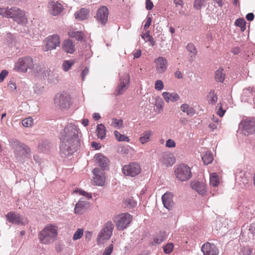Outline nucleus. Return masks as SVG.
Returning a JSON list of instances; mask_svg holds the SVG:
<instances>
[{"mask_svg":"<svg viewBox=\"0 0 255 255\" xmlns=\"http://www.w3.org/2000/svg\"><path fill=\"white\" fill-rule=\"evenodd\" d=\"M218 175L216 173H213L210 176V184L211 186L217 187L219 183Z\"/></svg>","mask_w":255,"mask_h":255,"instance_id":"nucleus-33","label":"nucleus"},{"mask_svg":"<svg viewBox=\"0 0 255 255\" xmlns=\"http://www.w3.org/2000/svg\"><path fill=\"white\" fill-rule=\"evenodd\" d=\"M94 175V182L97 185L102 186L105 180V173L104 171L98 168H95L93 171Z\"/></svg>","mask_w":255,"mask_h":255,"instance_id":"nucleus-18","label":"nucleus"},{"mask_svg":"<svg viewBox=\"0 0 255 255\" xmlns=\"http://www.w3.org/2000/svg\"><path fill=\"white\" fill-rule=\"evenodd\" d=\"M207 0H195L193 7L195 9L200 10L202 7L205 6Z\"/></svg>","mask_w":255,"mask_h":255,"instance_id":"nucleus-35","label":"nucleus"},{"mask_svg":"<svg viewBox=\"0 0 255 255\" xmlns=\"http://www.w3.org/2000/svg\"><path fill=\"white\" fill-rule=\"evenodd\" d=\"M166 237L165 232H159L153 239L151 244L153 246L160 244L165 240Z\"/></svg>","mask_w":255,"mask_h":255,"instance_id":"nucleus-26","label":"nucleus"},{"mask_svg":"<svg viewBox=\"0 0 255 255\" xmlns=\"http://www.w3.org/2000/svg\"><path fill=\"white\" fill-rule=\"evenodd\" d=\"M34 67L33 59L30 57L19 59L15 64L14 69L19 72H26Z\"/></svg>","mask_w":255,"mask_h":255,"instance_id":"nucleus-9","label":"nucleus"},{"mask_svg":"<svg viewBox=\"0 0 255 255\" xmlns=\"http://www.w3.org/2000/svg\"><path fill=\"white\" fill-rule=\"evenodd\" d=\"M164 87L163 82L160 80H158L155 83V89L158 91H161Z\"/></svg>","mask_w":255,"mask_h":255,"instance_id":"nucleus-48","label":"nucleus"},{"mask_svg":"<svg viewBox=\"0 0 255 255\" xmlns=\"http://www.w3.org/2000/svg\"><path fill=\"white\" fill-rule=\"evenodd\" d=\"M10 8L8 7L4 8V7H0V15L2 16L3 17L8 18V14L9 13Z\"/></svg>","mask_w":255,"mask_h":255,"instance_id":"nucleus-45","label":"nucleus"},{"mask_svg":"<svg viewBox=\"0 0 255 255\" xmlns=\"http://www.w3.org/2000/svg\"><path fill=\"white\" fill-rule=\"evenodd\" d=\"M236 180L241 186H246L249 183L248 177L244 171L240 172L236 175Z\"/></svg>","mask_w":255,"mask_h":255,"instance_id":"nucleus-23","label":"nucleus"},{"mask_svg":"<svg viewBox=\"0 0 255 255\" xmlns=\"http://www.w3.org/2000/svg\"><path fill=\"white\" fill-rule=\"evenodd\" d=\"M57 234V228L55 226L49 225L41 231L38 235V239L41 243L49 244L55 240Z\"/></svg>","mask_w":255,"mask_h":255,"instance_id":"nucleus-2","label":"nucleus"},{"mask_svg":"<svg viewBox=\"0 0 255 255\" xmlns=\"http://www.w3.org/2000/svg\"><path fill=\"white\" fill-rule=\"evenodd\" d=\"M217 101V96L214 93V91H211L208 96V102L212 105L215 104Z\"/></svg>","mask_w":255,"mask_h":255,"instance_id":"nucleus-36","label":"nucleus"},{"mask_svg":"<svg viewBox=\"0 0 255 255\" xmlns=\"http://www.w3.org/2000/svg\"><path fill=\"white\" fill-rule=\"evenodd\" d=\"M83 235V230L78 229L73 235V240L74 241L77 240L82 237Z\"/></svg>","mask_w":255,"mask_h":255,"instance_id":"nucleus-42","label":"nucleus"},{"mask_svg":"<svg viewBox=\"0 0 255 255\" xmlns=\"http://www.w3.org/2000/svg\"><path fill=\"white\" fill-rule=\"evenodd\" d=\"M218 107H219V110L217 112V114L221 117H222L224 115L226 111L223 110L221 103L218 104Z\"/></svg>","mask_w":255,"mask_h":255,"instance_id":"nucleus-55","label":"nucleus"},{"mask_svg":"<svg viewBox=\"0 0 255 255\" xmlns=\"http://www.w3.org/2000/svg\"><path fill=\"white\" fill-rule=\"evenodd\" d=\"M189 107H190L188 104H184L181 106V110L183 112L186 113L187 111L188 110Z\"/></svg>","mask_w":255,"mask_h":255,"instance_id":"nucleus-63","label":"nucleus"},{"mask_svg":"<svg viewBox=\"0 0 255 255\" xmlns=\"http://www.w3.org/2000/svg\"><path fill=\"white\" fill-rule=\"evenodd\" d=\"M205 164L208 165L211 163L213 160V155L210 152H207L202 157Z\"/></svg>","mask_w":255,"mask_h":255,"instance_id":"nucleus-34","label":"nucleus"},{"mask_svg":"<svg viewBox=\"0 0 255 255\" xmlns=\"http://www.w3.org/2000/svg\"><path fill=\"white\" fill-rule=\"evenodd\" d=\"M195 113V111L192 107H189L186 112V114L189 116H193Z\"/></svg>","mask_w":255,"mask_h":255,"instance_id":"nucleus-61","label":"nucleus"},{"mask_svg":"<svg viewBox=\"0 0 255 255\" xmlns=\"http://www.w3.org/2000/svg\"><path fill=\"white\" fill-rule=\"evenodd\" d=\"M89 11L88 9L82 8L79 11L75 13V16L76 19L83 20L88 17Z\"/></svg>","mask_w":255,"mask_h":255,"instance_id":"nucleus-27","label":"nucleus"},{"mask_svg":"<svg viewBox=\"0 0 255 255\" xmlns=\"http://www.w3.org/2000/svg\"><path fill=\"white\" fill-rule=\"evenodd\" d=\"M236 26L241 28V31H244L246 29V22L243 18H239L235 22Z\"/></svg>","mask_w":255,"mask_h":255,"instance_id":"nucleus-39","label":"nucleus"},{"mask_svg":"<svg viewBox=\"0 0 255 255\" xmlns=\"http://www.w3.org/2000/svg\"><path fill=\"white\" fill-rule=\"evenodd\" d=\"M69 35L71 37H75L79 41L82 40L84 38V34L81 31H72L69 32Z\"/></svg>","mask_w":255,"mask_h":255,"instance_id":"nucleus-37","label":"nucleus"},{"mask_svg":"<svg viewBox=\"0 0 255 255\" xmlns=\"http://www.w3.org/2000/svg\"><path fill=\"white\" fill-rule=\"evenodd\" d=\"M253 91V88H251L249 87V88H247L244 90L243 94L246 96L250 97L252 95V92Z\"/></svg>","mask_w":255,"mask_h":255,"instance_id":"nucleus-53","label":"nucleus"},{"mask_svg":"<svg viewBox=\"0 0 255 255\" xmlns=\"http://www.w3.org/2000/svg\"><path fill=\"white\" fill-rule=\"evenodd\" d=\"M114 226L111 222H107L99 233L97 237L98 244H103L105 240H109L113 234Z\"/></svg>","mask_w":255,"mask_h":255,"instance_id":"nucleus-5","label":"nucleus"},{"mask_svg":"<svg viewBox=\"0 0 255 255\" xmlns=\"http://www.w3.org/2000/svg\"><path fill=\"white\" fill-rule=\"evenodd\" d=\"M165 145L167 147H174L176 146L175 142L171 139H168L166 142Z\"/></svg>","mask_w":255,"mask_h":255,"instance_id":"nucleus-52","label":"nucleus"},{"mask_svg":"<svg viewBox=\"0 0 255 255\" xmlns=\"http://www.w3.org/2000/svg\"><path fill=\"white\" fill-rule=\"evenodd\" d=\"M160 161L165 166L168 167L172 166L174 164L175 162V158L172 154L165 153L162 154Z\"/></svg>","mask_w":255,"mask_h":255,"instance_id":"nucleus-22","label":"nucleus"},{"mask_svg":"<svg viewBox=\"0 0 255 255\" xmlns=\"http://www.w3.org/2000/svg\"><path fill=\"white\" fill-rule=\"evenodd\" d=\"M186 49L189 52L192 53L194 56H195L197 53V50L192 43L188 44L186 46Z\"/></svg>","mask_w":255,"mask_h":255,"instance_id":"nucleus-44","label":"nucleus"},{"mask_svg":"<svg viewBox=\"0 0 255 255\" xmlns=\"http://www.w3.org/2000/svg\"><path fill=\"white\" fill-rule=\"evenodd\" d=\"M191 188L196 191L199 194L204 195L207 191V185L203 181H193L190 183Z\"/></svg>","mask_w":255,"mask_h":255,"instance_id":"nucleus-16","label":"nucleus"},{"mask_svg":"<svg viewBox=\"0 0 255 255\" xmlns=\"http://www.w3.org/2000/svg\"><path fill=\"white\" fill-rule=\"evenodd\" d=\"M173 249V245L172 243H168L163 247L164 252L165 254L170 253L172 251Z\"/></svg>","mask_w":255,"mask_h":255,"instance_id":"nucleus-46","label":"nucleus"},{"mask_svg":"<svg viewBox=\"0 0 255 255\" xmlns=\"http://www.w3.org/2000/svg\"><path fill=\"white\" fill-rule=\"evenodd\" d=\"M252 250L250 249H244L241 251L239 255H252Z\"/></svg>","mask_w":255,"mask_h":255,"instance_id":"nucleus-50","label":"nucleus"},{"mask_svg":"<svg viewBox=\"0 0 255 255\" xmlns=\"http://www.w3.org/2000/svg\"><path fill=\"white\" fill-rule=\"evenodd\" d=\"M74 64L73 60H65L62 63V68L65 71H68L71 68L72 66Z\"/></svg>","mask_w":255,"mask_h":255,"instance_id":"nucleus-38","label":"nucleus"},{"mask_svg":"<svg viewBox=\"0 0 255 255\" xmlns=\"http://www.w3.org/2000/svg\"><path fill=\"white\" fill-rule=\"evenodd\" d=\"M132 220V217L128 213H122L115 217L114 221L115 223L117 229L119 230H124L126 229Z\"/></svg>","mask_w":255,"mask_h":255,"instance_id":"nucleus-3","label":"nucleus"},{"mask_svg":"<svg viewBox=\"0 0 255 255\" xmlns=\"http://www.w3.org/2000/svg\"><path fill=\"white\" fill-rule=\"evenodd\" d=\"M151 131L147 130L144 131L142 135L139 137V140L142 144H144L150 140V137L151 135Z\"/></svg>","mask_w":255,"mask_h":255,"instance_id":"nucleus-32","label":"nucleus"},{"mask_svg":"<svg viewBox=\"0 0 255 255\" xmlns=\"http://www.w3.org/2000/svg\"><path fill=\"white\" fill-rule=\"evenodd\" d=\"M123 173L126 176L134 177L141 172V168L139 164L132 162L128 165H125L122 169Z\"/></svg>","mask_w":255,"mask_h":255,"instance_id":"nucleus-11","label":"nucleus"},{"mask_svg":"<svg viewBox=\"0 0 255 255\" xmlns=\"http://www.w3.org/2000/svg\"><path fill=\"white\" fill-rule=\"evenodd\" d=\"M12 147L16 152H22L25 144L21 143L17 140H13L11 142Z\"/></svg>","mask_w":255,"mask_h":255,"instance_id":"nucleus-31","label":"nucleus"},{"mask_svg":"<svg viewBox=\"0 0 255 255\" xmlns=\"http://www.w3.org/2000/svg\"><path fill=\"white\" fill-rule=\"evenodd\" d=\"M89 68L87 67H86L82 71V72L81 73V77L82 81H84L86 76L89 73Z\"/></svg>","mask_w":255,"mask_h":255,"instance_id":"nucleus-59","label":"nucleus"},{"mask_svg":"<svg viewBox=\"0 0 255 255\" xmlns=\"http://www.w3.org/2000/svg\"><path fill=\"white\" fill-rule=\"evenodd\" d=\"M44 42L45 45L43 48L44 50L46 51L51 50L59 46L60 44V37L57 34H53L48 37Z\"/></svg>","mask_w":255,"mask_h":255,"instance_id":"nucleus-12","label":"nucleus"},{"mask_svg":"<svg viewBox=\"0 0 255 255\" xmlns=\"http://www.w3.org/2000/svg\"><path fill=\"white\" fill-rule=\"evenodd\" d=\"M6 220L10 223L18 225H24L27 221L23 216L14 212H8L6 215Z\"/></svg>","mask_w":255,"mask_h":255,"instance_id":"nucleus-13","label":"nucleus"},{"mask_svg":"<svg viewBox=\"0 0 255 255\" xmlns=\"http://www.w3.org/2000/svg\"><path fill=\"white\" fill-rule=\"evenodd\" d=\"M78 127L74 124L67 125L60 132V151L62 156L68 157L76 151L80 146Z\"/></svg>","mask_w":255,"mask_h":255,"instance_id":"nucleus-1","label":"nucleus"},{"mask_svg":"<svg viewBox=\"0 0 255 255\" xmlns=\"http://www.w3.org/2000/svg\"><path fill=\"white\" fill-rule=\"evenodd\" d=\"M141 37L144 40H146L147 41L150 42V44L152 46H154L155 45V41L153 38L149 33L142 35Z\"/></svg>","mask_w":255,"mask_h":255,"instance_id":"nucleus-41","label":"nucleus"},{"mask_svg":"<svg viewBox=\"0 0 255 255\" xmlns=\"http://www.w3.org/2000/svg\"><path fill=\"white\" fill-rule=\"evenodd\" d=\"M62 48L66 52L71 54L75 51V45L71 40L67 39L63 41Z\"/></svg>","mask_w":255,"mask_h":255,"instance_id":"nucleus-25","label":"nucleus"},{"mask_svg":"<svg viewBox=\"0 0 255 255\" xmlns=\"http://www.w3.org/2000/svg\"><path fill=\"white\" fill-rule=\"evenodd\" d=\"M94 158L98 166L101 168V170L104 171L108 169L110 161L107 157L101 153H97L95 155Z\"/></svg>","mask_w":255,"mask_h":255,"instance_id":"nucleus-17","label":"nucleus"},{"mask_svg":"<svg viewBox=\"0 0 255 255\" xmlns=\"http://www.w3.org/2000/svg\"><path fill=\"white\" fill-rule=\"evenodd\" d=\"M129 83V76L128 74L125 73L120 75V82L115 91L116 96L123 94L128 89Z\"/></svg>","mask_w":255,"mask_h":255,"instance_id":"nucleus-10","label":"nucleus"},{"mask_svg":"<svg viewBox=\"0 0 255 255\" xmlns=\"http://www.w3.org/2000/svg\"><path fill=\"white\" fill-rule=\"evenodd\" d=\"M109 15V10L105 6H102L98 8L97 11L96 19L98 22L103 25L106 24Z\"/></svg>","mask_w":255,"mask_h":255,"instance_id":"nucleus-14","label":"nucleus"},{"mask_svg":"<svg viewBox=\"0 0 255 255\" xmlns=\"http://www.w3.org/2000/svg\"><path fill=\"white\" fill-rule=\"evenodd\" d=\"M239 128L245 134H253L255 132V119L248 118L241 121Z\"/></svg>","mask_w":255,"mask_h":255,"instance_id":"nucleus-7","label":"nucleus"},{"mask_svg":"<svg viewBox=\"0 0 255 255\" xmlns=\"http://www.w3.org/2000/svg\"><path fill=\"white\" fill-rule=\"evenodd\" d=\"M49 8L50 13L53 16L59 15L63 9L62 5L57 1L50 2Z\"/></svg>","mask_w":255,"mask_h":255,"instance_id":"nucleus-20","label":"nucleus"},{"mask_svg":"<svg viewBox=\"0 0 255 255\" xmlns=\"http://www.w3.org/2000/svg\"><path fill=\"white\" fill-rule=\"evenodd\" d=\"M70 95L65 92L58 93L54 98V105L59 109H67L71 104Z\"/></svg>","mask_w":255,"mask_h":255,"instance_id":"nucleus-6","label":"nucleus"},{"mask_svg":"<svg viewBox=\"0 0 255 255\" xmlns=\"http://www.w3.org/2000/svg\"><path fill=\"white\" fill-rule=\"evenodd\" d=\"M173 197V194L171 192H166L162 196V201L163 206L168 210H172L174 206Z\"/></svg>","mask_w":255,"mask_h":255,"instance_id":"nucleus-19","label":"nucleus"},{"mask_svg":"<svg viewBox=\"0 0 255 255\" xmlns=\"http://www.w3.org/2000/svg\"><path fill=\"white\" fill-rule=\"evenodd\" d=\"M8 74V72L5 70H2L0 73V83L2 82L4 78L6 77V76Z\"/></svg>","mask_w":255,"mask_h":255,"instance_id":"nucleus-57","label":"nucleus"},{"mask_svg":"<svg viewBox=\"0 0 255 255\" xmlns=\"http://www.w3.org/2000/svg\"><path fill=\"white\" fill-rule=\"evenodd\" d=\"M163 105L164 103L162 100L156 101L155 103V106L159 111L163 110Z\"/></svg>","mask_w":255,"mask_h":255,"instance_id":"nucleus-54","label":"nucleus"},{"mask_svg":"<svg viewBox=\"0 0 255 255\" xmlns=\"http://www.w3.org/2000/svg\"><path fill=\"white\" fill-rule=\"evenodd\" d=\"M145 4L147 10H151L153 6V3L150 0H146Z\"/></svg>","mask_w":255,"mask_h":255,"instance_id":"nucleus-58","label":"nucleus"},{"mask_svg":"<svg viewBox=\"0 0 255 255\" xmlns=\"http://www.w3.org/2000/svg\"><path fill=\"white\" fill-rule=\"evenodd\" d=\"M114 134L116 138L120 141H128L129 138L128 137L125 136L124 134H121L118 131H114Z\"/></svg>","mask_w":255,"mask_h":255,"instance_id":"nucleus-40","label":"nucleus"},{"mask_svg":"<svg viewBox=\"0 0 255 255\" xmlns=\"http://www.w3.org/2000/svg\"><path fill=\"white\" fill-rule=\"evenodd\" d=\"M113 122L112 123V126L115 128H120L123 126V121L122 120H117L114 119L113 120Z\"/></svg>","mask_w":255,"mask_h":255,"instance_id":"nucleus-47","label":"nucleus"},{"mask_svg":"<svg viewBox=\"0 0 255 255\" xmlns=\"http://www.w3.org/2000/svg\"><path fill=\"white\" fill-rule=\"evenodd\" d=\"M254 14L253 13H249L246 15V19L248 21H252L254 18Z\"/></svg>","mask_w":255,"mask_h":255,"instance_id":"nucleus-64","label":"nucleus"},{"mask_svg":"<svg viewBox=\"0 0 255 255\" xmlns=\"http://www.w3.org/2000/svg\"><path fill=\"white\" fill-rule=\"evenodd\" d=\"M33 120L31 118H28L22 120V124L24 127H30L33 124Z\"/></svg>","mask_w":255,"mask_h":255,"instance_id":"nucleus-43","label":"nucleus"},{"mask_svg":"<svg viewBox=\"0 0 255 255\" xmlns=\"http://www.w3.org/2000/svg\"><path fill=\"white\" fill-rule=\"evenodd\" d=\"M7 16L8 18H12L17 23L22 25L25 24L27 21L24 11L18 7H10Z\"/></svg>","mask_w":255,"mask_h":255,"instance_id":"nucleus-4","label":"nucleus"},{"mask_svg":"<svg viewBox=\"0 0 255 255\" xmlns=\"http://www.w3.org/2000/svg\"><path fill=\"white\" fill-rule=\"evenodd\" d=\"M106 127L102 124H98L97 126L96 132L98 138L103 139L106 135Z\"/></svg>","mask_w":255,"mask_h":255,"instance_id":"nucleus-28","label":"nucleus"},{"mask_svg":"<svg viewBox=\"0 0 255 255\" xmlns=\"http://www.w3.org/2000/svg\"><path fill=\"white\" fill-rule=\"evenodd\" d=\"M204 255H218L219 251L216 246L209 242L204 244L201 247Z\"/></svg>","mask_w":255,"mask_h":255,"instance_id":"nucleus-15","label":"nucleus"},{"mask_svg":"<svg viewBox=\"0 0 255 255\" xmlns=\"http://www.w3.org/2000/svg\"><path fill=\"white\" fill-rule=\"evenodd\" d=\"M125 203L127 206H129L130 207H133L136 204V202L131 199H127L125 201Z\"/></svg>","mask_w":255,"mask_h":255,"instance_id":"nucleus-51","label":"nucleus"},{"mask_svg":"<svg viewBox=\"0 0 255 255\" xmlns=\"http://www.w3.org/2000/svg\"><path fill=\"white\" fill-rule=\"evenodd\" d=\"M31 150L30 148L26 146V145H24V147L23 148V151H22V154H23L25 156H27L30 155Z\"/></svg>","mask_w":255,"mask_h":255,"instance_id":"nucleus-56","label":"nucleus"},{"mask_svg":"<svg viewBox=\"0 0 255 255\" xmlns=\"http://www.w3.org/2000/svg\"><path fill=\"white\" fill-rule=\"evenodd\" d=\"M154 62L156 64V70L158 73H163L166 70L167 62L165 58L159 57L155 60Z\"/></svg>","mask_w":255,"mask_h":255,"instance_id":"nucleus-21","label":"nucleus"},{"mask_svg":"<svg viewBox=\"0 0 255 255\" xmlns=\"http://www.w3.org/2000/svg\"><path fill=\"white\" fill-rule=\"evenodd\" d=\"M75 192H78L79 193V194L80 195H83L84 196H86V197H87L88 198H91V196L90 194H89L88 193L83 191V190H75L74 191Z\"/></svg>","mask_w":255,"mask_h":255,"instance_id":"nucleus-60","label":"nucleus"},{"mask_svg":"<svg viewBox=\"0 0 255 255\" xmlns=\"http://www.w3.org/2000/svg\"><path fill=\"white\" fill-rule=\"evenodd\" d=\"M87 204L86 202L80 200L76 204L74 209L76 214H81L84 212L85 206Z\"/></svg>","mask_w":255,"mask_h":255,"instance_id":"nucleus-29","label":"nucleus"},{"mask_svg":"<svg viewBox=\"0 0 255 255\" xmlns=\"http://www.w3.org/2000/svg\"><path fill=\"white\" fill-rule=\"evenodd\" d=\"M225 74L223 73V69L220 68L215 72V79L218 82L223 83L225 80Z\"/></svg>","mask_w":255,"mask_h":255,"instance_id":"nucleus-30","label":"nucleus"},{"mask_svg":"<svg viewBox=\"0 0 255 255\" xmlns=\"http://www.w3.org/2000/svg\"><path fill=\"white\" fill-rule=\"evenodd\" d=\"M175 174L177 178L181 181H186L192 177V173L190 167L186 165L181 164L179 165L175 170Z\"/></svg>","mask_w":255,"mask_h":255,"instance_id":"nucleus-8","label":"nucleus"},{"mask_svg":"<svg viewBox=\"0 0 255 255\" xmlns=\"http://www.w3.org/2000/svg\"><path fill=\"white\" fill-rule=\"evenodd\" d=\"M151 23V18L150 17H147L146 22L144 24V29H147L149 27Z\"/></svg>","mask_w":255,"mask_h":255,"instance_id":"nucleus-62","label":"nucleus"},{"mask_svg":"<svg viewBox=\"0 0 255 255\" xmlns=\"http://www.w3.org/2000/svg\"><path fill=\"white\" fill-rule=\"evenodd\" d=\"M162 97L167 103L170 102H175L179 99V95L175 93H169L164 92L162 94Z\"/></svg>","mask_w":255,"mask_h":255,"instance_id":"nucleus-24","label":"nucleus"},{"mask_svg":"<svg viewBox=\"0 0 255 255\" xmlns=\"http://www.w3.org/2000/svg\"><path fill=\"white\" fill-rule=\"evenodd\" d=\"M113 250V246L111 244L108 247L106 248L103 253L102 255H110L112 253Z\"/></svg>","mask_w":255,"mask_h":255,"instance_id":"nucleus-49","label":"nucleus"}]
</instances>
